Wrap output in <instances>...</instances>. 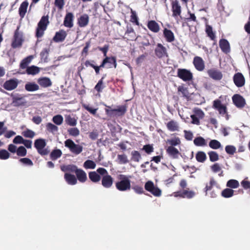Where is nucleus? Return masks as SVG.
Segmentation results:
<instances>
[{"instance_id":"1","label":"nucleus","mask_w":250,"mask_h":250,"mask_svg":"<svg viewBox=\"0 0 250 250\" xmlns=\"http://www.w3.org/2000/svg\"><path fill=\"white\" fill-rule=\"evenodd\" d=\"M118 181L116 183V188L121 191H125L130 190L131 188L130 180L129 177L124 174H120L118 176Z\"/></svg>"},{"instance_id":"2","label":"nucleus","mask_w":250,"mask_h":250,"mask_svg":"<svg viewBox=\"0 0 250 250\" xmlns=\"http://www.w3.org/2000/svg\"><path fill=\"white\" fill-rule=\"evenodd\" d=\"M106 107L105 112L110 118L118 117L123 116L126 111L125 105L118 106L117 108H112L111 106L104 104Z\"/></svg>"},{"instance_id":"3","label":"nucleus","mask_w":250,"mask_h":250,"mask_svg":"<svg viewBox=\"0 0 250 250\" xmlns=\"http://www.w3.org/2000/svg\"><path fill=\"white\" fill-rule=\"evenodd\" d=\"M97 171L103 176L102 179V185L105 188H110L113 185V179L108 174L107 171L104 168L100 167L97 169Z\"/></svg>"},{"instance_id":"4","label":"nucleus","mask_w":250,"mask_h":250,"mask_svg":"<svg viewBox=\"0 0 250 250\" xmlns=\"http://www.w3.org/2000/svg\"><path fill=\"white\" fill-rule=\"evenodd\" d=\"M49 24L48 16H42L38 24L36 35L37 38L42 37L44 34V31L46 29Z\"/></svg>"},{"instance_id":"5","label":"nucleus","mask_w":250,"mask_h":250,"mask_svg":"<svg viewBox=\"0 0 250 250\" xmlns=\"http://www.w3.org/2000/svg\"><path fill=\"white\" fill-rule=\"evenodd\" d=\"M46 145L45 140L42 138L36 139L34 142V147L37 150L38 152L41 155H46L49 151L44 148Z\"/></svg>"},{"instance_id":"6","label":"nucleus","mask_w":250,"mask_h":250,"mask_svg":"<svg viewBox=\"0 0 250 250\" xmlns=\"http://www.w3.org/2000/svg\"><path fill=\"white\" fill-rule=\"evenodd\" d=\"M222 98V96H221L218 99L213 101L212 107L218 111L221 116H224L227 113V107L226 104L222 103L221 99Z\"/></svg>"},{"instance_id":"7","label":"nucleus","mask_w":250,"mask_h":250,"mask_svg":"<svg viewBox=\"0 0 250 250\" xmlns=\"http://www.w3.org/2000/svg\"><path fill=\"white\" fill-rule=\"evenodd\" d=\"M65 146L68 147L70 151L76 155H78L83 151V146L77 145L71 139H67L64 142Z\"/></svg>"},{"instance_id":"8","label":"nucleus","mask_w":250,"mask_h":250,"mask_svg":"<svg viewBox=\"0 0 250 250\" xmlns=\"http://www.w3.org/2000/svg\"><path fill=\"white\" fill-rule=\"evenodd\" d=\"M12 98L11 104L16 107L21 106H24L26 105L27 102L23 96L18 93H12L11 95Z\"/></svg>"},{"instance_id":"9","label":"nucleus","mask_w":250,"mask_h":250,"mask_svg":"<svg viewBox=\"0 0 250 250\" xmlns=\"http://www.w3.org/2000/svg\"><path fill=\"white\" fill-rule=\"evenodd\" d=\"M19 27H18L15 31L14 39L12 42V47L14 48H18L21 46L23 39L21 33L19 32Z\"/></svg>"},{"instance_id":"10","label":"nucleus","mask_w":250,"mask_h":250,"mask_svg":"<svg viewBox=\"0 0 250 250\" xmlns=\"http://www.w3.org/2000/svg\"><path fill=\"white\" fill-rule=\"evenodd\" d=\"M154 51L155 55L159 59L168 57L167 48L161 43L157 44Z\"/></svg>"},{"instance_id":"11","label":"nucleus","mask_w":250,"mask_h":250,"mask_svg":"<svg viewBox=\"0 0 250 250\" xmlns=\"http://www.w3.org/2000/svg\"><path fill=\"white\" fill-rule=\"evenodd\" d=\"M145 188L155 196L159 197L161 195V190L158 188L155 187L154 183L151 181H149L145 184Z\"/></svg>"},{"instance_id":"12","label":"nucleus","mask_w":250,"mask_h":250,"mask_svg":"<svg viewBox=\"0 0 250 250\" xmlns=\"http://www.w3.org/2000/svg\"><path fill=\"white\" fill-rule=\"evenodd\" d=\"M233 81L237 87H241L245 84V78L240 72L236 73L233 77Z\"/></svg>"},{"instance_id":"13","label":"nucleus","mask_w":250,"mask_h":250,"mask_svg":"<svg viewBox=\"0 0 250 250\" xmlns=\"http://www.w3.org/2000/svg\"><path fill=\"white\" fill-rule=\"evenodd\" d=\"M232 102L238 108H241L246 104L245 99L240 94H234L232 97Z\"/></svg>"},{"instance_id":"14","label":"nucleus","mask_w":250,"mask_h":250,"mask_svg":"<svg viewBox=\"0 0 250 250\" xmlns=\"http://www.w3.org/2000/svg\"><path fill=\"white\" fill-rule=\"evenodd\" d=\"M207 73L210 78L216 81H220L223 78L222 72L217 69L212 68L208 69Z\"/></svg>"},{"instance_id":"15","label":"nucleus","mask_w":250,"mask_h":250,"mask_svg":"<svg viewBox=\"0 0 250 250\" xmlns=\"http://www.w3.org/2000/svg\"><path fill=\"white\" fill-rule=\"evenodd\" d=\"M18 83V80L17 79H12L6 81L4 83L3 87L7 90H12L17 87Z\"/></svg>"},{"instance_id":"16","label":"nucleus","mask_w":250,"mask_h":250,"mask_svg":"<svg viewBox=\"0 0 250 250\" xmlns=\"http://www.w3.org/2000/svg\"><path fill=\"white\" fill-rule=\"evenodd\" d=\"M193 63L197 70L202 71L205 69V63L202 58L198 56L195 57Z\"/></svg>"},{"instance_id":"17","label":"nucleus","mask_w":250,"mask_h":250,"mask_svg":"<svg viewBox=\"0 0 250 250\" xmlns=\"http://www.w3.org/2000/svg\"><path fill=\"white\" fill-rule=\"evenodd\" d=\"M219 46L223 52L228 54L230 51V45L229 42L224 39H221L219 41Z\"/></svg>"},{"instance_id":"18","label":"nucleus","mask_w":250,"mask_h":250,"mask_svg":"<svg viewBox=\"0 0 250 250\" xmlns=\"http://www.w3.org/2000/svg\"><path fill=\"white\" fill-rule=\"evenodd\" d=\"M39 85L43 88H47L52 85V82L50 78L46 77H41L37 80Z\"/></svg>"},{"instance_id":"19","label":"nucleus","mask_w":250,"mask_h":250,"mask_svg":"<svg viewBox=\"0 0 250 250\" xmlns=\"http://www.w3.org/2000/svg\"><path fill=\"white\" fill-rule=\"evenodd\" d=\"M66 36V32L63 30H61L56 33L53 40L56 42H62L65 40Z\"/></svg>"},{"instance_id":"20","label":"nucleus","mask_w":250,"mask_h":250,"mask_svg":"<svg viewBox=\"0 0 250 250\" xmlns=\"http://www.w3.org/2000/svg\"><path fill=\"white\" fill-rule=\"evenodd\" d=\"M25 89L28 92H34L40 89V86L35 82H27L24 86Z\"/></svg>"},{"instance_id":"21","label":"nucleus","mask_w":250,"mask_h":250,"mask_svg":"<svg viewBox=\"0 0 250 250\" xmlns=\"http://www.w3.org/2000/svg\"><path fill=\"white\" fill-rule=\"evenodd\" d=\"M172 11L173 16L175 17L179 16L181 14V6L177 0L173 1L172 2Z\"/></svg>"},{"instance_id":"22","label":"nucleus","mask_w":250,"mask_h":250,"mask_svg":"<svg viewBox=\"0 0 250 250\" xmlns=\"http://www.w3.org/2000/svg\"><path fill=\"white\" fill-rule=\"evenodd\" d=\"M106 62V68H111L112 67L116 68L117 67L116 59L114 57H106L104 58Z\"/></svg>"},{"instance_id":"23","label":"nucleus","mask_w":250,"mask_h":250,"mask_svg":"<svg viewBox=\"0 0 250 250\" xmlns=\"http://www.w3.org/2000/svg\"><path fill=\"white\" fill-rule=\"evenodd\" d=\"M75 174L76 175L78 180L82 183L85 182L87 180L86 174L84 171L82 169L78 168Z\"/></svg>"},{"instance_id":"24","label":"nucleus","mask_w":250,"mask_h":250,"mask_svg":"<svg viewBox=\"0 0 250 250\" xmlns=\"http://www.w3.org/2000/svg\"><path fill=\"white\" fill-rule=\"evenodd\" d=\"M73 15L71 13H68L66 15L63 22L65 26L69 28L73 26Z\"/></svg>"},{"instance_id":"25","label":"nucleus","mask_w":250,"mask_h":250,"mask_svg":"<svg viewBox=\"0 0 250 250\" xmlns=\"http://www.w3.org/2000/svg\"><path fill=\"white\" fill-rule=\"evenodd\" d=\"M78 167L74 165H62L61 166V169L65 173L74 172L75 173Z\"/></svg>"},{"instance_id":"26","label":"nucleus","mask_w":250,"mask_h":250,"mask_svg":"<svg viewBox=\"0 0 250 250\" xmlns=\"http://www.w3.org/2000/svg\"><path fill=\"white\" fill-rule=\"evenodd\" d=\"M64 178L66 181L67 183L70 185H74L76 184L77 180L75 175L65 173L64 176Z\"/></svg>"},{"instance_id":"27","label":"nucleus","mask_w":250,"mask_h":250,"mask_svg":"<svg viewBox=\"0 0 250 250\" xmlns=\"http://www.w3.org/2000/svg\"><path fill=\"white\" fill-rule=\"evenodd\" d=\"M28 3L24 1L21 3L19 9V15L21 18H23L26 13Z\"/></svg>"},{"instance_id":"28","label":"nucleus","mask_w":250,"mask_h":250,"mask_svg":"<svg viewBox=\"0 0 250 250\" xmlns=\"http://www.w3.org/2000/svg\"><path fill=\"white\" fill-rule=\"evenodd\" d=\"M147 27L151 31L157 33L159 31V26L154 21H150L148 22Z\"/></svg>"},{"instance_id":"29","label":"nucleus","mask_w":250,"mask_h":250,"mask_svg":"<svg viewBox=\"0 0 250 250\" xmlns=\"http://www.w3.org/2000/svg\"><path fill=\"white\" fill-rule=\"evenodd\" d=\"M213 186H215L217 188H220L219 185L216 182L213 178H211L209 184H207L205 188V191L207 194V191L212 189Z\"/></svg>"},{"instance_id":"30","label":"nucleus","mask_w":250,"mask_h":250,"mask_svg":"<svg viewBox=\"0 0 250 250\" xmlns=\"http://www.w3.org/2000/svg\"><path fill=\"white\" fill-rule=\"evenodd\" d=\"M88 21V16L87 14L83 15L78 20L79 25L81 27H85L87 25Z\"/></svg>"},{"instance_id":"31","label":"nucleus","mask_w":250,"mask_h":250,"mask_svg":"<svg viewBox=\"0 0 250 250\" xmlns=\"http://www.w3.org/2000/svg\"><path fill=\"white\" fill-rule=\"evenodd\" d=\"M40 71V68L35 65H32L27 67L26 72L28 75H35L38 74Z\"/></svg>"},{"instance_id":"32","label":"nucleus","mask_w":250,"mask_h":250,"mask_svg":"<svg viewBox=\"0 0 250 250\" xmlns=\"http://www.w3.org/2000/svg\"><path fill=\"white\" fill-rule=\"evenodd\" d=\"M97 171H91L89 172L88 176L90 180L94 183H97L101 180V176Z\"/></svg>"},{"instance_id":"33","label":"nucleus","mask_w":250,"mask_h":250,"mask_svg":"<svg viewBox=\"0 0 250 250\" xmlns=\"http://www.w3.org/2000/svg\"><path fill=\"white\" fill-rule=\"evenodd\" d=\"M195 158L198 162L204 163L207 159V156L204 152L199 151L196 154Z\"/></svg>"},{"instance_id":"34","label":"nucleus","mask_w":250,"mask_h":250,"mask_svg":"<svg viewBox=\"0 0 250 250\" xmlns=\"http://www.w3.org/2000/svg\"><path fill=\"white\" fill-rule=\"evenodd\" d=\"M167 129L170 131H175L178 130V125L176 122L174 121H170L167 124Z\"/></svg>"},{"instance_id":"35","label":"nucleus","mask_w":250,"mask_h":250,"mask_svg":"<svg viewBox=\"0 0 250 250\" xmlns=\"http://www.w3.org/2000/svg\"><path fill=\"white\" fill-rule=\"evenodd\" d=\"M164 34L167 42H171L173 41H174V35L171 30L167 29H165V30H164Z\"/></svg>"},{"instance_id":"36","label":"nucleus","mask_w":250,"mask_h":250,"mask_svg":"<svg viewBox=\"0 0 250 250\" xmlns=\"http://www.w3.org/2000/svg\"><path fill=\"white\" fill-rule=\"evenodd\" d=\"M65 123L70 126H74L77 125V119L70 115L66 116L65 117Z\"/></svg>"},{"instance_id":"37","label":"nucleus","mask_w":250,"mask_h":250,"mask_svg":"<svg viewBox=\"0 0 250 250\" xmlns=\"http://www.w3.org/2000/svg\"><path fill=\"white\" fill-rule=\"evenodd\" d=\"M32 59V56H29L27 57L24 59L23 60H22V61L20 63V67L22 69L27 68V67H28L27 65L29 63H30Z\"/></svg>"},{"instance_id":"38","label":"nucleus","mask_w":250,"mask_h":250,"mask_svg":"<svg viewBox=\"0 0 250 250\" xmlns=\"http://www.w3.org/2000/svg\"><path fill=\"white\" fill-rule=\"evenodd\" d=\"M167 151L169 154V155L173 158L177 157V155L179 153L177 149H176V148L172 146L168 147V148L167 149Z\"/></svg>"},{"instance_id":"39","label":"nucleus","mask_w":250,"mask_h":250,"mask_svg":"<svg viewBox=\"0 0 250 250\" xmlns=\"http://www.w3.org/2000/svg\"><path fill=\"white\" fill-rule=\"evenodd\" d=\"M193 142L194 145L196 146H205L207 145L205 139L202 137L195 138Z\"/></svg>"},{"instance_id":"40","label":"nucleus","mask_w":250,"mask_h":250,"mask_svg":"<svg viewBox=\"0 0 250 250\" xmlns=\"http://www.w3.org/2000/svg\"><path fill=\"white\" fill-rule=\"evenodd\" d=\"M178 76L184 81H188V70L185 69H179L178 70Z\"/></svg>"},{"instance_id":"41","label":"nucleus","mask_w":250,"mask_h":250,"mask_svg":"<svg viewBox=\"0 0 250 250\" xmlns=\"http://www.w3.org/2000/svg\"><path fill=\"white\" fill-rule=\"evenodd\" d=\"M234 194V190L229 188L224 189L221 192V195L225 198H230Z\"/></svg>"},{"instance_id":"42","label":"nucleus","mask_w":250,"mask_h":250,"mask_svg":"<svg viewBox=\"0 0 250 250\" xmlns=\"http://www.w3.org/2000/svg\"><path fill=\"white\" fill-rule=\"evenodd\" d=\"M62 154L60 149H57L53 150L50 153V158L52 160H56L60 158Z\"/></svg>"},{"instance_id":"43","label":"nucleus","mask_w":250,"mask_h":250,"mask_svg":"<svg viewBox=\"0 0 250 250\" xmlns=\"http://www.w3.org/2000/svg\"><path fill=\"white\" fill-rule=\"evenodd\" d=\"M83 166L85 169H94L96 165L94 161L87 160L84 162Z\"/></svg>"},{"instance_id":"44","label":"nucleus","mask_w":250,"mask_h":250,"mask_svg":"<svg viewBox=\"0 0 250 250\" xmlns=\"http://www.w3.org/2000/svg\"><path fill=\"white\" fill-rule=\"evenodd\" d=\"M239 186V183L236 180L231 179L227 183V187L231 188H236Z\"/></svg>"},{"instance_id":"45","label":"nucleus","mask_w":250,"mask_h":250,"mask_svg":"<svg viewBox=\"0 0 250 250\" xmlns=\"http://www.w3.org/2000/svg\"><path fill=\"white\" fill-rule=\"evenodd\" d=\"M178 92L179 95L188 99V88L183 85H180L178 88Z\"/></svg>"},{"instance_id":"46","label":"nucleus","mask_w":250,"mask_h":250,"mask_svg":"<svg viewBox=\"0 0 250 250\" xmlns=\"http://www.w3.org/2000/svg\"><path fill=\"white\" fill-rule=\"evenodd\" d=\"M173 195L175 197L186 198L188 197V190H180L177 192H174Z\"/></svg>"},{"instance_id":"47","label":"nucleus","mask_w":250,"mask_h":250,"mask_svg":"<svg viewBox=\"0 0 250 250\" xmlns=\"http://www.w3.org/2000/svg\"><path fill=\"white\" fill-rule=\"evenodd\" d=\"M208 145L210 148L214 149H217L221 146V143L216 140H211Z\"/></svg>"},{"instance_id":"48","label":"nucleus","mask_w":250,"mask_h":250,"mask_svg":"<svg viewBox=\"0 0 250 250\" xmlns=\"http://www.w3.org/2000/svg\"><path fill=\"white\" fill-rule=\"evenodd\" d=\"M206 32L208 36L211 40H214L215 39V33L212 31V28L210 25H207Z\"/></svg>"},{"instance_id":"49","label":"nucleus","mask_w":250,"mask_h":250,"mask_svg":"<svg viewBox=\"0 0 250 250\" xmlns=\"http://www.w3.org/2000/svg\"><path fill=\"white\" fill-rule=\"evenodd\" d=\"M209 160L211 162H215L219 160V155L218 153L214 151H210L208 152Z\"/></svg>"},{"instance_id":"50","label":"nucleus","mask_w":250,"mask_h":250,"mask_svg":"<svg viewBox=\"0 0 250 250\" xmlns=\"http://www.w3.org/2000/svg\"><path fill=\"white\" fill-rule=\"evenodd\" d=\"M68 134L73 137H77L80 134V130L77 127L70 128L67 130Z\"/></svg>"},{"instance_id":"51","label":"nucleus","mask_w":250,"mask_h":250,"mask_svg":"<svg viewBox=\"0 0 250 250\" xmlns=\"http://www.w3.org/2000/svg\"><path fill=\"white\" fill-rule=\"evenodd\" d=\"M17 154L20 157H23L26 156L27 154V150L26 148L23 146H20L17 148Z\"/></svg>"},{"instance_id":"52","label":"nucleus","mask_w":250,"mask_h":250,"mask_svg":"<svg viewBox=\"0 0 250 250\" xmlns=\"http://www.w3.org/2000/svg\"><path fill=\"white\" fill-rule=\"evenodd\" d=\"M22 134L26 138H33L35 136V133L29 129H27L22 132Z\"/></svg>"},{"instance_id":"53","label":"nucleus","mask_w":250,"mask_h":250,"mask_svg":"<svg viewBox=\"0 0 250 250\" xmlns=\"http://www.w3.org/2000/svg\"><path fill=\"white\" fill-rule=\"evenodd\" d=\"M82 106L85 109H86L92 115H95L96 114L97 111L98 110L97 108H94L88 104H83Z\"/></svg>"},{"instance_id":"54","label":"nucleus","mask_w":250,"mask_h":250,"mask_svg":"<svg viewBox=\"0 0 250 250\" xmlns=\"http://www.w3.org/2000/svg\"><path fill=\"white\" fill-rule=\"evenodd\" d=\"M117 159L121 164H125L128 162L127 156L125 154L118 155Z\"/></svg>"},{"instance_id":"55","label":"nucleus","mask_w":250,"mask_h":250,"mask_svg":"<svg viewBox=\"0 0 250 250\" xmlns=\"http://www.w3.org/2000/svg\"><path fill=\"white\" fill-rule=\"evenodd\" d=\"M131 155V159L134 162H138L141 159V156L140 153L137 151H132Z\"/></svg>"},{"instance_id":"56","label":"nucleus","mask_w":250,"mask_h":250,"mask_svg":"<svg viewBox=\"0 0 250 250\" xmlns=\"http://www.w3.org/2000/svg\"><path fill=\"white\" fill-rule=\"evenodd\" d=\"M53 122L57 125H61L63 122V117L61 115H57L53 117Z\"/></svg>"},{"instance_id":"57","label":"nucleus","mask_w":250,"mask_h":250,"mask_svg":"<svg viewBox=\"0 0 250 250\" xmlns=\"http://www.w3.org/2000/svg\"><path fill=\"white\" fill-rule=\"evenodd\" d=\"M46 127L47 130L48 131L52 133L56 132L58 130V127L56 125H54V124L51 123H47L46 124Z\"/></svg>"},{"instance_id":"58","label":"nucleus","mask_w":250,"mask_h":250,"mask_svg":"<svg viewBox=\"0 0 250 250\" xmlns=\"http://www.w3.org/2000/svg\"><path fill=\"white\" fill-rule=\"evenodd\" d=\"M225 151L229 155H233L236 152V148L232 145H228L225 147Z\"/></svg>"},{"instance_id":"59","label":"nucleus","mask_w":250,"mask_h":250,"mask_svg":"<svg viewBox=\"0 0 250 250\" xmlns=\"http://www.w3.org/2000/svg\"><path fill=\"white\" fill-rule=\"evenodd\" d=\"M10 157V153L5 149L0 150V159L6 160Z\"/></svg>"},{"instance_id":"60","label":"nucleus","mask_w":250,"mask_h":250,"mask_svg":"<svg viewBox=\"0 0 250 250\" xmlns=\"http://www.w3.org/2000/svg\"><path fill=\"white\" fill-rule=\"evenodd\" d=\"M48 54L49 49L47 48H44L40 54L41 59L44 62H46L48 59Z\"/></svg>"},{"instance_id":"61","label":"nucleus","mask_w":250,"mask_h":250,"mask_svg":"<svg viewBox=\"0 0 250 250\" xmlns=\"http://www.w3.org/2000/svg\"><path fill=\"white\" fill-rule=\"evenodd\" d=\"M193 111L194 113V115L198 117L199 119H202L204 117L205 114L201 109L195 108Z\"/></svg>"},{"instance_id":"62","label":"nucleus","mask_w":250,"mask_h":250,"mask_svg":"<svg viewBox=\"0 0 250 250\" xmlns=\"http://www.w3.org/2000/svg\"><path fill=\"white\" fill-rule=\"evenodd\" d=\"M19 161L26 166H32L33 165V162L28 158H21Z\"/></svg>"},{"instance_id":"63","label":"nucleus","mask_w":250,"mask_h":250,"mask_svg":"<svg viewBox=\"0 0 250 250\" xmlns=\"http://www.w3.org/2000/svg\"><path fill=\"white\" fill-rule=\"evenodd\" d=\"M24 141V139L22 136L18 135L15 137V138L13 140V142L15 144H22L23 141Z\"/></svg>"},{"instance_id":"64","label":"nucleus","mask_w":250,"mask_h":250,"mask_svg":"<svg viewBox=\"0 0 250 250\" xmlns=\"http://www.w3.org/2000/svg\"><path fill=\"white\" fill-rule=\"evenodd\" d=\"M241 184L243 188L245 189H248L250 188V182L244 179L241 182Z\"/></svg>"}]
</instances>
